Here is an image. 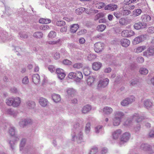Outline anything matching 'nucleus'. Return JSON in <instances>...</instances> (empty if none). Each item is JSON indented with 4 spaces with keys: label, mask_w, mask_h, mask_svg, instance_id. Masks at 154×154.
Wrapping results in <instances>:
<instances>
[{
    "label": "nucleus",
    "mask_w": 154,
    "mask_h": 154,
    "mask_svg": "<svg viewBox=\"0 0 154 154\" xmlns=\"http://www.w3.org/2000/svg\"><path fill=\"white\" fill-rule=\"evenodd\" d=\"M38 101L39 104L43 107L47 106L49 103L48 101L46 99L43 97H40Z\"/></svg>",
    "instance_id": "ddd939ff"
},
{
    "label": "nucleus",
    "mask_w": 154,
    "mask_h": 154,
    "mask_svg": "<svg viewBox=\"0 0 154 154\" xmlns=\"http://www.w3.org/2000/svg\"><path fill=\"white\" fill-rule=\"evenodd\" d=\"M122 15L123 16H126L130 14H131V11L127 9H125L124 8L121 11Z\"/></svg>",
    "instance_id": "2f4dec72"
},
{
    "label": "nucleus",
    "mask_w": 154,
    "mask_h": 154,
    "mask_svg": "<svg viewBox=\"0 0 154 154\" xmlns=\"http://www.w3.org/2000/svg\"><path fill=\"white\" fill-rule=\"evenodd\" d=\"M39 76L38 74L33 75L32 76V80L35 84L39 83L40 82Z\"/></svg>",
    "instance_id": "5701e85b"
},
{
    "label": "nucleus",
    "mask_w": 154,
    "mask_h": 154,
    "mask_svg": "<svg viewBox=\"0 0 154 154\" xmlns=\"http://www.w3.org/2000/svg\"><path fill=\"white\" fill-rule=\"evenodd\" d=\"M19 139L17 138H16L15 137H12L11 138V140L9 141V143L10 146L12 150L15 148V144L16 141L18 140Z\"/></svg>",
    "instance_id": "aec40b11"
},
{
    "label": "nucleus",
    "mask_w": 154,
    "mask_h": 154,
    "mask_svg": "<svg viewBox=\"0 0 154 154\" xmlns=\"http://www.w3.org/2000/svg\"><path fill=\"white\" fill-rule=\"evenodd\" d=\"M135 97L132 96L130 97L125 98L121 102V104L123 106H127L130 104L134 102L135 100Z\"/></svg>",
    "instance_id": "39448f33"
},
{
    "label": "nucleus",
    "mask_w": 154,
    "mask_h": 154,
    "mask_svg": "<svg viewBox=\"0 0 154 154\" xmlns=\"http://www.w3.org/2000/svg\"><path fill=\"white\" fill-rule=\"evenodd\" d=\"M142 12V10L140 9H137L134 11L133 14L135 16H137L141 14Z\"/></svg>",
    "instance_id": "ea45409f"
},
{
    "label": "nucleus",
    "mask_w": 154,
    "mask_h": 154,
    "mask_svg": "<svg viewBox=\"0 0 154 154\" xmlns=\"http://www.w3.org/2000/svg\"><path fill=\"white\" fill-rule=\"evenodd\" d=\"M75 72H71L69 73L68 75V77L70 79L75 78L76 79Z\"/></svg>",
    "instance_id": "6e6d98bb"
},
{
    "label": "nucleus",
    "mask_w": 154,
    "mask_h": 154,
    "mask_svg": "<svg viewBox=\"0 0 154 154\" xmlns=\"http://www.w3.org/2000/svg\"><path fill=\"white\" fill-rule=\"evenodd\" d=\"M79 28L78 24H74L71 25L70 31L72 33L75 32Z\"/></svg>",
    "instance_id": "b1692460"
},
{
    "label": "nucleus",
    "mask_w": 154,
    "mask_h": 154,
    "mask_svg": "<svg viewBox=\"0 0 154 154\" xmlns=\"http://www.w3.org/2000/svg\"><path fill=\"white\" fill-rule=\"evenodd\" d=\"M26 140L25 139H22L20 142V149L21 150L23 149V147L25 145Z\"/></svg>",
    "instance_id": "864d4df0"
},
{
    "label": "nucleus",
    "mask_w": 154,
    "mask_h": 154,
    "mask_svg": "<svg viewBox=\"0 0 154 154\" xmlns=\"http://www.w3.org/2000/svg\"><path fill=\"white\" fill-rule=\"evenodd\" d=\"M67 97L69 98L73 97L76 94V91L72 88H69L67 89Z\"/></svg>",
    "instance_id": "dca6fc26"
},
{
    "label": "nucleus",
    "mask_w": 154,
    "mask_h": 154,
    "mask_svg": "<svg viewBox=\"0 0 154 154\" xmlns=\"http://www.w3.org/2000/svg\"><path fill=\"white\" fill-rule=\"evenodd\" d=\"M139 72L142 75H146L148 73L149 71L146 68L141 67L139 69Z\"/></svg>",
    "instance_id": "7c9ffc66"
},
{
    "label": "nucleus",
    "mask_w": 154,
    "mask_h": 154,
    "mask_svg": "<svg viewBox=\"0 0 154 154\" xmlns=\"http://www.w3.org/2000/svg\"><path fill=\"white\" fill-rule=\"evenodd\" d=\"M85 10V8L81 7L77 9L75 11V12L77 14L79 15L82 14Z\"/></svg>",
    "instance_id": "58836bf2"
},
{
    "label": "nucleus",
    "mask_w": 154,
    "mask_h": 154,
    "mask_svg": "<svg viewBox=\"0 0 154 154\" xmlns=\"http://www.w3.org/2000/svg\"><path fill=\"white\" fill-rule=\"evenodd\" d=\"M63 63V64L67 65H71L72 63L71 61L67 59L64 60Z\"/></svg>",
    "instance_id": "680f3d73"
},
{
    "label": "nucleus",
    "mask_w": 154,
    "mask_h": 154,
    "mask_svg": "<svg viewBox=\"0 0 154 154\" xmlns=\"http://www.w3.org/2000/svg\"><path fill=\"white\" fill-rule=\"evenodd\" d=\"M52 98L54 101L56 103L59 102L61 100L60 95L55 94L52 95Z\"/></svg>",
    "instance_id": "c85d7f7f"
},
{
    "label": "nucleus",
    "mask_w": 154,
    "mask_h": 154,
    "mask_svg": "<svg viewBox=\"0 0 154 154\" xmlns=\"http://www.w3.org/2000/svg\"><path fill=\"white\" fill-rule=\"evenodd\" d=\"M29 82V80L27 76H26L22 79V83L24 84H27Z\"/></svg>",
    "instance_id": "4d7b16f0"
},
{
    "label": "nucleus",
    "mask_w": 154,
    "mask_h": 154,
    "mask_svg": "<svg viewBox=\"0 0 154 154\" xmlns=\"http://www.w3.org/2000/svg\"><path fill=\"white\" fill-rule=\"evenodd\" d=\"M131 85L133 86H135L139 85L140 84L138 80L137 79H132L130 82Z\"/></svg>",
    "instance_id": "4c0bfd02"
},
{
    "label": "nucleus",
    "mask_w": 154,
    "mask_h": 154,
    "mask_svg": "<svg viewBox=\"0 0 154 154\" xmlns=\"http://www.w3.org/2000/svg\"><path fill=\"white\" fill-rule=\"evenodd\" d=\"M96 78L93 76H89L88 78L87 82V85L91 87H93L95 85Z\"/></svg>",
    "instance_id": "9b49d317"
},
{
    "label": "nucleus",
    "mask_w": 154,
    "mask_h": 154,
    "mask_svg": "<svg viewBox=\"0 0 154 154\" xmlns=\"http://www.w3.org/2000/svg\"><path fill=\"white\" fill-rule=\"evenodd\" d=\"M31 122L32 121L31 120L22 119L20 122L19 125L20 127L24 128L25 126L28 124H30Z\"/></svg>",
    "instance_id": "f3484780"
},
{
    "label": "nucleus",
    "mask_w": 154,
    "mask_h": 154,
    "mask_svg": "<svg viewBox=\"0 0 154 154\" xmlns=\"http://www.w3.org/2000/svg\"><path fill=\"white\" fill-rule=\"evenodd\" d=\"M51 20L49 19L42 18L39 20V22L41 23H48L51 22Z\"/></svg>",
    "instance_id": "72a5a7b5"
},
{
    "label": "nucleus",
    "mask_w": 154,
    "mask_h": 154,
    "mask_svg": "<svg viewBox=\"0 0 154 154\" xmlns=\"http://www.w3.org/2000/svg\"><path fill=\"white\" fill-rule=\"evenodd\" d=\"M19 35L20 37L21 38H25L28 37L27 35L25 32H21Z\"/></svg>",
    "instance_id": "338daca9"
},
{
    "label": "nucleus",
    "mask_w": 154,
    "mask_h": 154,
    "mask_svg": "<svg viewBox=\"0 0 154 154\" xmlns=\"http://www.w3.org/2000/svg\"><path fill=\"white\" fill-rule=\"evenodd\" d=\"M144 119L143 116H140L138 114H134L132 117L133 121H135L137 122H141Z\"/></svg>",
    "instance_id": "a211bd4d"
},
{
    "label": "nucleus",
    "mask_w": 154,
    "mask_h": 154,
    "mask_svg": "<svg viewBox=\"0 0 154 154\" xmlns=\"http://www.w3.org/2000/svg\"><path fill=\"white\" fill-rule=\"evenodd\" d=\"M98 149L97 147H93L91 149L89 154H96L98 152Z\"/></svg>",
    "instance_id": "a18cd8bd"
},
{
    "label": "nucleus",
    "mask_w": 154,
    "mask_h": 154,
    "mask_svg": "<svg viewBox=\"0 0 154 154\" xmlns=\"http://www.w3.org/2000/svg\"><path fill=\"white\" fill-rule=\"evenodd\" d=\"M102 125H98L94 128L95 132L96 134L100 133L103 129Z\"/></svg>",
    "instance_id": "c9c22d12"
},
{
    "label": "nucleus",
    "mask_w": 154,
    "mask_h": 154,
    "mask_svg": "<svg viewBox=\"0 0 154 154\" xmlns=\"http://www.w3.org/2000/svg\"><path fill=\"white\" fill-rule=\"evenodd\" d=\"M109 82V80L108 78L100 80L97 83V89L100 90L105 88L108 85Z\"/></svg>",
    "instance_id": "20e7f679"
},
{
    "label": "nucleus",
    "mask_w": 154,
    "mask_h": 154,
    "mask_svg": "<svg viewBox=\"0 0 154 154\" xmlns=\"http://www.w3.org/2000/svg\"><path fill=\"white\" fill-rule=\"evenodd\" d=\"M96 7L98 9H101L103 8L105 4L104 3L102 2H98L96 4Z\"/></svg>",
    "instance_id": "37998d69"
},
{
    "label": "nucleus",
    "mask_w": 154,
    "mask_h": 154,
    "mask_svg": "<svg viewBox=\"0 0 154 154\" xmlns=\"http://www.w3.org/2000/svg\"><path fill=\"white\" fill-rule=\"evenodd\" d=\"M102 64L100 62H95L92 64V69L94 70L97 71L100 69Z\"/></svg>",
    "instance_id": "4be33fe9"
},
{
    "label": "nucleus",
    "mask_w": 154,
    "mask_h": 154,
    "mask_svg": "<svg viewBox=\"0 0 154 154\" xmlns=\"http://www.w3.org/2000/svg\"><path fill=\"white\" fill-rule=\"evenodd\" d=\"M148 37V35L147 34H143L140 35L136 38H144Z\"/></svg>",
    "instance_id": "e2e57ef3"
},
{
    "label": "nucleus",
    "mask_w": 154,
    "mask_h": 154,
    "mask_svg": "<svg viewBox=\"0 0 154 154\" xmlns=\"http://www.w3.org/2000/svg\"><path fill=\"white\" fill-rule=\"evenodd\" d=\"M104 16V14L103 13H98L97 14L95 17L94 20L96 21L100 18H102Z\"/></svg>",
    "instance_id": "09e8293b"
},
{
    "label": "nucleus",
    "mask_w": 154,
    "mask_h": 154,
    "mask_svg": "<svg viewBox=\"0 0 154 154\" xmlns=\"http://www.w3.org/2000/svg\"><path fill=\"white\" fill-rule=\"evenodd\" d=\"M83 66V64L81 63H75L74 64L73 66V68L77 69H80L82 68Z\"/></svg>",
    "instance_id": "49530a36"
},
{
    "label": "nucleus",
    "mask_w": 154,
    "mask_h": 154,
    "mask_svg": "<svg viewBox=\"0 0 154 154\" xmlns=\"http://www.w3.org/2000/svg\"><path fill=\"white\" fill-rule=\"evenodd\" d=\"M71 135L72 140L76 141L78 143L83 141L82 129L79 126V122H75L74 125Z\"/></svg>",
    "instance_id": "f257e3e1"
},
{
    "label": "nucleus",
    "mask_w": 154,
    "mask_h": 154,
    "mask_svg": "<svg viewBox=\"0 0 154 154\" xmlns=\"http://www.w3.org/2000/svg\"><path fill=\"white\" fill-rule=\"evenodd\" d=\"M114 117L112 118V124L114 126L119 125L121 122L122 117L125 115L122 112L116 111L114 112Z\"/></svg>",
    "instance_id": "f03ea898"
},
{
    "label": "nucleus",
    "mask_w": 154,
    "mask_h": 154,
    "mask_svg": "<svg viewBox=\"0 0 154 154\" xmlns=\"http://www.w3.org/2000/svg\"><path fill=\"white\" fill-rule=\"evenodd\" d=\"M113 14L114 16L117 18H120L122 16L121 11H116Z\"/></svg>",
    "instance_id": "5fc2aeb1"
},
{
    "label": "nucleus",
    "mask_w": 154,
    "mask_h": 154,
    "mask_svg": "<svg viewBox=\"0 0 154 154\" xmlns=\"http://www.w3.org/2000/svg\"><path fill=\"white\" fill-rule=\"evenodd\" d=\"M143 55L147 57L154 55V46H151L143 53Z\"/></svg>",
    "instance_id": "423d86ee"
},
{
    "label": "nucleus",
    "mask_w": 154,
    "mask_h": 154,
    "mask_svg": "<svg viewBox=\"0 0 154 154\" xmlns=\"http://www.w3.org/2000/svg\"><path fill=\"white\" fill-rule=\"evenodd\" d=\"M56 33L54 31H51L49 33L48 37L49 38H54L56 37Z\"/></svg>",
    "instance_id": "de8ad7c7"
},
{
    "label": "nucleus",
    "mask_w": 154,
    "mask_h": 154,
    "mask_svg": "<svg viewBox=\"0 0 154 154\" xmlns=\"http://www.w3.org/2000/svg\"><path fill=\"white\" fill-rule=\"evenodd\" d=\"M21 102V98L18 97H10L6 100V103L8 105L14 107L19 106Z\"/></svg>",
    "instance_id": "7ed1b4c3"
},
{
    "label": "nucleus",
    "mask_w": 154,
    "mask_h": 154,
    "mask_svg": "<svg viewBox=\"0 0 154 154\" xmlns=\"http://www.w3.org/2000/svg\"><path fill=\"white\" fill-rule=\"evenodd\" d=\"M56 72L57 74V76L58 78L60 79H63L66 76L63 70L60 68H58L56 69Z\"/></svg>",
    "instance_id": "f8f14e48"
},
{
    "label": "nucleus",
    "mask_w": 154,
    "mask_h": 154,
    "mask_svg": "<svg viewBox=\"0 0 154 154\" xmlns=\"http://www.w3.org/2000/svg\"><path fill=\"white\" fill-rule=\"evenodd\" d=\"M147 24L144 22H139L134 24V27L136 29L145 28L147 27Z\"/></svg>",
    "instance_id": "9d476101"
},
{
    "label": "nucleus",
    "mask_w": 154,
    "mask_h": 154,
    "mask_svg": "<svg viewBox=\"0 0 154 154\" xmlns=\"http://www.w3.org/2000/svg\"><path fill=\"white\" fill-rule=\"evenodd\" d=\"M118 8V6L117 5L113 4H110L106 6L105 7L104 9L105 10L113 11L116 10Z\"/></svg>",
    "instance_id": "2eb2a0df"
},
{
    "label": "nucleus",
    "mask_w": 154,
    "mask_h": 154,
    "mask_svg": "<svg viewBox=\"0 0 154 154\" xmlns=\"http://www.w3.org/2000/svg\"><path fill=\"white\" fill-rule=\"evenodd\" d=\"M119 23L120 24L125 25L127 24L126 20L125 18H121L119 20Z\"/></svg>",
    "instance_id": "052dcab7"
},
{
    "label": "nucleus",
    "mask_w": 154,
    "mask_h": 154,
    "mask_svg": "<svg viewBox=\"0 0 154 154\" xmlns=\"http://www.w3.org/2000/svg\"><path fill=\"white\" fill-rule=\"evenodd\" d=\"M122 133V131L120 129H118L115 131L112 134L113 138L114 139H117Z\"/></svg>",
    "instance_id": "412c9836"
},
{
    "label": "nucleus",
    "mask_w": 154,
    "mask_h": 154,
    "mask_svg": "<svg viewBox=\"0 0 154 154\" xmlns=\"http://www.w3.org/2000/svg\"><path fill=\"white\" fill-rule=\"evenodd\" d=\"M134 34V31L132 30L129 31L127 30H123L122 33V35L124 37L129 38L131 36L133 35Z\"/></svg>",
    "instance_id": "1a4fd4ad"
},
{
    "label": "nucleus",
    "mask_w": 154,
    "mask_h": 154,
    "mask_svg": "<svg viewBox=\"0 0 154 154\" xmlns=\"http://www.w3.org/2000/svg\"><path fill=\"white\" fill-rule=\"evenodd\" d=\"M144 106L147 109L150 108L152 106V103L149 100H144L143 102Z\"/></svg>",
    "instance_id": "393cba45"
},
{
    "label": "nucleus",
    "mask_w": 154,
    "mask_h": 154,
    "mask_svg": "<svg viewBox=\"0 0 154 154\" xmlns=\"http://www.w3.org/2000/svg\"><path fill=\"white\" fill-rule=\"evenodd\" d=\"M52 56L54 59L55 60L59 59L60 58V54L59 52H54L52 54Z\"/></svg>",
    "instance_id": "f704fd0d"
},
{
    "label": "nucleus",
    "mask_w": 154,
    "mask_h": 154,
    "mask_svg": "<svg viewBox=\"0 0 154 154\" xmlns=\"http://www.w3.org/2000/svg\"><path fill=\"white\" fill-rule=\"evenodd\" d=\"M102 111L104 114L109 115L112 113L113 110L111 107L106 106L103 109Z\"/></svg>",
    "instance_id": "4468645a"
},
{
    "label": "nucleus",
    "mask_w": 154,
    "mask_h": 154,
    "mask_svg": "<svg viewBox=\"0 0 154 154\" xmlns=\"http://www.w3.org/2000/svg\"><path fill=\"white\" fill-rule=\"evenodd\" d=\"M131 135L129 133L125 132L121 136L120 138L121 142L122 143L127 142L130 137Z\"/></svg>",
    "instance_id": "0eeeda50"
},
{
    "label": "nucleus",
    "mask_w": 154,
    "mask_h": 154,
    "mask_svg": "<svg viewBox=\"0 0 154 154\" xmlns=\"http://www.w3.org/2000/svg\"><path fill=\"white\" fill-rule=\"evenodd\" d=\"M43 35L42 32H36L33 34V36L34 38H40L42 37Z\"/></svg>",
    "instance_id": "473e14b6"
},
{
    "label": "nucleus",
    "mask_w": 154,
    "mask_h": 154,
    "mask_svg": "<svg viewBox=\"0 0 154 154\" xmlns=\"http://www.w3.org/2000/svg\"><path fill=\"white\" fill-rule=\"evenodd\" d=\"M91 124L90 122H88L86 125L85 128V131L86 134H89L91 131Z\"/></svg>",
    "instance_id": "e433bc0d"
},
{
    "label": "nucleus",
    "mask_w": 154,
    "mask_h": 154,
    "mask_svg": "<svg viewBox=\"0 0 154 154\" xmlns=\"http://www.w3.org/2000/svg\"><path fill=\"white\" fill-rule=\"evenodd\" d=\"M94 50L96 52L98 53L102 51L104 47V44L100 42L95 43L94 45Z\"/></svg>",
    "instance_id": "6e6552de"
},
{
    "label": "nucleus",
    "mask_w": 154,
    "mask_h": 154,
    "mask_svg": "<svg viewBox=\"0 0 154 154\" xmlns=\"http://www.w3.org/2000/svg\"><path fill=\"white\" fill-rule=\"evenodd\" d=\"M65 23L63 21H59L56 22V25L58 26H61L65 25Z\"/></svg>",
    "instance_id": "0e129e2a"
},
{
    "label": "nucleus",
    "mask_w": 154,
    "mask_h": 154,
    "mask_svg": "<svg viewBox=\"0 0 154 154\" xmlns=\"http://www.w3.org/2000/svg\"><path fill=\"white\" fill-rule=\"evenodd\" d=\"M146 49V47L145 46H139L135 48L134 51L135 53H139L142 52Z\"/></svg>",
    "instance_id": "c756f323"
},
{
    "label": "nucleus",
    "mask_w": 154,
    "mask_h": 154,
    "mask_svg": "<svg viewBox=\"0 0 154 154\" xmlns=\"http://www.w3.org/2000/svg\"><path fill=\"white\" fill-rule=\"evenodd\" d=\"M121 42L122 46L125 47H128L130 43V41L128 39H122Z\"/></svg>",
    "instance_id": "a878e982"
},
{
    "label": "nucleus",
    "mask_w": 154,
    "mask_h": 154,
    "mask_svg": "<svg viewBox=\"0 0 154 154\" xmlns=\"http://www.w3.org/2000/svg\"><path fill=\"white\" fill-rule=\"evenodd\" d=\"M48 70L51 72H53L55 70V68L53 65H51L49 66L48 67Z\"/></svg>",
    "instance_id": "69168bd1"
},
{
    "label": "nucleus",
    "mask_w": 154,
    "mask_h": 154,
    "mask_svg": "<svg viewBox=\"0 0 154 154\" xmlns=\"http://www.w3.org/2000/svg\"><path fill=\"white\" fill-rule=\"evenodd\" d=\"M106 26L103 24L98 25L97 27V30L100 32L103 31L106 29Z\"/></svg>",
    "instance_id": "79ce46f5"
},
{
    "label": "nucleus",
    "mask_w": 154,
    "mask_h": 154,
    "mask_svg": "<svg viewBox=\"0 0 154 154\" xmlns=\"http://www.w3.org/2000/svg\"><path fill=\"white\" fill-rule=\"evenodd\" d=\"M76 79H81L83 78V75L82 73L80 71H76L75 72Z\"/></svg>",
    "instance_id": "a19ab883"
},
{
    "label": "nucleus",
    "mask_w": 154,
    "mask_h": 154,
    "mask_svg": "<svg viewBox=\"0 0 154 154\" xmlns=\"http://www.w3.org/2000/svg\"><path fill=\"white\" fill-rule=\"evenodd\" d=\"M149 136L150 137H154V128L152 129L149 132Z\"/></svg>",
    "instance_id": "774afa93"
},
{
    "label": "nucleus",
    "mask_w": 154,
    "mask_h": 154,
    "mask_svg": "<svg viewBox=\"0 0 154 154\" xmlns=\"http://www.w3.org/2000/svg\"><path fill=\"white\" fill-rule=\"evenodd\" d=\"M138 0H125L123 2V3L126 5H129L137 1H138Z\"/></svg>",
    "instance_id": "3c124183"
},
{
    "label": "nucleus",
    "mask_w": 154,
    "mask_h": 154,
    "mask_svg": "<svg viewBox=\"0 0 154 154\" xmlns=\"http://www.w3.org/2000/svg\"><path fill=\"white\" fill-rule=\"evenodd\" d=\"M151 17L147 14H144L141 16V19L143 21L148 22L151 20Z\"/></svg>",
    "instance_id": "cd10ccee"
},
{
    "label": "nucleus",
    "mask_w": 154,
    "mask_h": 154,
    "mask_svg": "<svg viewBox=\"0 0 154 154\" xmlns=\"http://www.w3.org/2000/svg\"><path fill=\"white\" fill-rule=\"evenodd\" d=\"M96 58V56L93 54H90L87 56V59L89 61L92 60Z\"/></svg>",
    "instance_id": "8fccbe9b"
},
{
    "label": "nucleus",
    "mask_w": 154,
    "mask_h": 154,
    "mask_svg": "<svg viewBox=\"0 0 154 154\" xmlns=\"http://www.w3.org/2000/svg\"><path fill=\"white\" fill-rule=\"evenodd\" d=\"M9 132L11 136H13L15 134L14 128L13 127H10L9 129Z\"/></svg>",
    "instance_id": "603ef678"
},
{
    "label": "nucleus",
    "mask_w": 154,
    "mask_h": 154,
    "mask_svg": "<svg viewBox=\"0 0 154 154\" xmlns=\"http://www.w3.org/2000/svg\"><path fill=\"white\" fill-rule=\"evenodd\" d=\"M29 109H34L35 106V102L32 100H29L26 103Z\"/></svg>",
    "instance_id": "bb28decb"
},
{
    "label": "nucleus",
    "mask_w": 154,
    "mask_h": 154,
    "mask_svg": "<svg viewBox=\"0 0 154 154\" xmlns=\"http://www.w3.org/2000/svg\"><path fill=\"white\" fill-rule=\"evenodd\" d=\"M142 41L141 39H134L132 41V43L134 45H136Z\"/></svg>",
    "instance_id": "bf43d9fd"
},
{
    "label": "nucleus",
    "mask_w": 154,
    "mask_h": 154,
    "mask_svg": "<svg viewBox=\"0 0 154 154\" xmlns=\"http://www.w3.org/2000/svg\"><path fill=\"white\" fill-rule=\"evenodd\" d=\"M140 147L141 149L146 151L148 150L150 146L147 144H142L141 145Z\"/></svg>",
    "instance_id": "c03bdc74"
},
{
    "label": "nucleus",
    "mask_w": 154,
    "mask_h": 154,
    "mask_svg": "<svg viewBox=\"0 0 154 154\" xmlns=\"http://www.w3.org/2000/svg\"><path fill=\"white\" fill-rule=\"evenodd\" d=\"M91 109V106L89 105H87L83 106L81 109V111L82 113L86 114L88 113Z\"/></svg>",
    "instance_id": "6ab92c4d"
},
{
    "label": "nucleus",
    "mask_w": 154,
    "mask_h": 154,
    "mask_svg": "<svg viewBox=\"0 0 154 154\" xmlns=\"http://www.w3.org/2000/svg\"><path fill=\"white\" fill-rule=\"evenodd\" d=\"M49 26L47 25H42L40 26V29L41 30H45L49 29Z\"/></svg>",
    "instance_id": "13d9d810"
}]
</instances>
